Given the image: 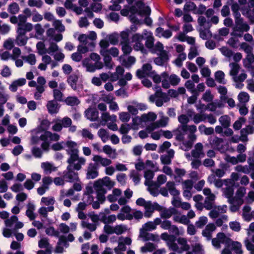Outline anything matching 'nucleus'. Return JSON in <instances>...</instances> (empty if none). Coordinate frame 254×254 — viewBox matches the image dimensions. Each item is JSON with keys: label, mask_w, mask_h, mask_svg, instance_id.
Returning a JSON list of instances; mask_svg holds the SVG:
<instances>
[{"label": "nucleus", "mask_w": 254, "mask_h": 254, "mask_svg": "<svg viewBox=\"0 0 254 254\" xmlns=\"http://www.w3.org/2000/svg\"><path fill=\"white\" fill-rule=\"evenodd\" d=\"M178 120L181 125L173 131L176 139L181 141L180 148L185 151L190 150L197 138V130L194 125H188L190 121L189 117L185 114L178 116Z\"/></svg>", "instance_id": "f257e3e1"}, {"label": "nucleus", "mask_w": 254, "mask_h": 254, "mask_svg": "<svg viewBox=\"0 0 254 254\" xmlns=\"http://www.w3.org/2000/svg\"><path fill=\"white\" fill-rule=\"evenodd\" d=\"M65 146L67 154L70 156L67 160L68 163H74V169L79 170L82 165L85 164L86 159L79 157V145L74 141L68 140L65 143Z\"/></svg>", "instance_id": "f03ea898"}, {"label": "nucleus", "mask_w": 254, "mask_h": 254, "mask_svg": "<svg viewBox=\"0 0 254 254\" xmlns=\"http://www.w3.org/2000/svg\"><path fill=\"white\" fill-rule=\"evenodd\" d=\"M53 126H52L53 130L59 132L62 130L63 127L67 128L69 127V131L74 132L76 130L75 126H71L72 121L68 117H64L63 119L60 118H57L53 121Z\"/></svg>", "instance_id": "7ed1b4c3"}, {"label": "nucleus", "mask_w": 254, "mask_h": 254, "mask_svg": "<svg viewBox=\"0 0 254 254\" xmlns=\"http://www.w3.org/2000/svg\"><path fill=\"white\" fill-rule=\"evenodd\" d=\"M177 243L174 242H170L168 244L169 249L173 251L176 252L178 254H182L183 252L188 251L190 249V246L188 243L187 240L183 237H179L177 239Z\"/></svg>", "instance_id": "20e7f679"}, {"label": "nucleus", "mask_w": 254, "mask_h": 254, "mask_svg": "<svg viewBox=\"0 0 254 254\" xmlns=\"http://www.w3.org/2000/svg\"><path fill=\"white\" fill-rule=\"evenodd\" d=\"M229 66L230 68L229 74L232 77L234 81H244L247 78V74L244 70H243L239 75H238L241 69V66L238 63H230Z\"/></svg>", "instance_id": "39448f33"}, {"label": "nucleus", "mask_w": 254, "mask_h": 254, "mask_svg": "<svg viewBox=\"0 0 254 254\" xmlns=\"http://www.w3.org/2000/svg\"><path fill=\"white\" fill-rule=\"evenodd\" d=\"M101 119L102 120V125L107 126L110 129L113 131H117L118 130V127L116 123L117 120V117L115 115H110L107 112H103L101 115Z\"/></svg>", "instance_id": "423d86ee"}, {"label": "nucleus", "mask_w": 254, "mask_h": 254, "mask_svg": "<svg viewBox=\"0 0 254 254\" xmlns=\"http://www.w3.org/2000/svg\"><path fill=\"white\" fill-rule=\"evenodd\" d=\"M69 165L67 167L66 171L64 172L63 178L64 180L68 182H74L78 181L79 177L77 172H75L73 170L74 163H68ZM75 170H76L75 169Z\"/></svg>", "instance_id": "0eeeda50"}, {"label": "nucleus", "mask_w": 254, "mask_h": 254, "mask_svg": "<svg viewBox=\"0 0 254 254\" xmlns=\"http://www.w3.org/2000/svg\"><path fill=\"white\" fill-rule=\"evenodd\" d=\"M219 21V19L217 16H213L209 20L207 19L203 16H200L197 19V22L199 25V28H210L212 24H217Z\"/></svg>", "instance_id": "6e6552de"}, {"label": "nucleus", "mask_w": 254, "mask_h": 254, "mask_svg": "<svg viewBox=\"0 0 254 254\" xmlns=\"http://www.w3.org/2000/svg\"><path fill=\"white\" fill-rule=\"evenodd\" d=\"M169 121V119L168 117L162 116L159 120L151 123L147 126L146 127V130L149 132H151L158 128L165 127L168 124Z\"/></svg>", "instance_id": "1a4fd4ad"}, {"label": "nucleus", "mask_w": 254, "mask_h": 254, "mask_svg": "<svg viewBox=\"0 0 254 254\" xmlns=\"http://www.w3.org/2000/svg\"><path fill=\"white\" fill-rule=\"evenodd\" d=\"M143 39V33L142 34L136 33L131 37L129 43L135 50L142 51L144 49L143 44L141 42Z\"/></svg>", "instance_id": "9d476101"}, {"label": "nucleus", "mask_w": 254, "mask_h": 254, "mask_svg": "<svg viewBox=\"0 0 254 254\" xmlns=\"http://www.w3.org/2000/svg\"><path fill=\"white\" fill-rule=\"evenodd\" d=\"M105 186L101 179L96 181L94 184V188L97 192V198L101 202H103L105 197L104 194L106 192Z\"/></svg>", "instance_id": "9b49d317"}, {"label": "nucleus", "mask_w": 254, "mask_h": 254, "mask_svg": "<svg viewBox=\"0 0 254 254\" xmlns=\"http://www.w3.org/2000/svg\"><path fill=\"white\" fill-rule=\"evenodd\" d=\"M104 230L105 233L108 234L121 235L127 231V228L126 226L123 225H118L115 226L105 225Z\"/></svg>", "instance_id": "f8f14e48"}, {"label": "nucleus", "mask_w": 254, "mask_h": 254, "mask_svg": "<svg viewBox=\"0 0 254 254\" xmlns=\"http://www.w3.org/2000/svg\"><path fill=\"white\" fill-rule=\"evenodd\" d=\"M83 65L86 67L87 71L90 72H93L97 69H100L103 67L102 63H95L89 59H85L83 60Z\"/></svg>", "instance_id": "ddd939ff"}, {"label": "nucleus", "mask_w": 254, "mask_h": 254, "mask_svg": "<svg viewBox=\"0 0 254 254\" xmlns=\"http://www.w3.org/2000/svg\"><path fill=\"white\" fill-rule=\"evenodd\" d=\"M4 222L6 227L11 229L13 231H15L17 229L21 228L23 226V223L18 221L17 217L15 215L6 219Z\"/></svg>", "instance_id": "4468645a"}, {"label": "nucleus", "mask_w": 254, "mask_h": 254, "mask_svg": "<svg viewBox=\"0 0 254 254\" xmlns=\"http://www.w3.org/2000/svg\"><path fill=\"white\" fill-rule=\"evenodd\" d=\"M235 25L233 29H235V31L247 32L249 30L250 26L247 23L244 22L243 19L241 17L240 13H236L235 15Z\"/></svg>", "instance_id": "2eb2a0df"}, {"label": "nucleus", "mask_w": 254, "mask_h": 254, "mask_svg": "<svg viewBox=\"0 0 254 254\" xmlns=\"http://www.w3.org/2000/svg\"><path fill=\"white\" fill-rule=\"evenodd\" d=\"M120 37L122 39L121 43L123 44L122 49L124 55L120 57V61L123 65L126 66L127 65V63L126 62L125 58L127 54V31H122L121 33Z\"/></svg>", "instance_id": "dca6fc26"}, {"label": "nucleus", "mask_w": 254, "mask_h": 254, "mask_svg": "<svg viewBox=\"0 0 254 254\" xmlns=\"http://www.w3.org/2000/svg\"><path fill=\"white\" fill-rule=\"evenodd\" d=\"M227 207L226 205H216L211 209L208 213V216L212 219L217 218L221 214L226 212Z\"/></svg>", "instance_id": "f3484780"}, {"label": "nucleus", "mask_w": 254, "mask_h": 254, "mask_svg": "<svg viewBox=\"0 0 254 254\" xmlns=\"http://www.w3.org/2000/svg\"><path fill=\"white\" fill-rule=\"evenodd\" d=\"M225 187L222 189V191L225 196L229 199L233 196L234 189L233 188V183L231 180H224Z\"/></svg>", "instance_id": "a211bd4d"}, {"label": "nucleus", "mask_w": 254, "mask_h": 254, "mask_svg": "<svg viewBox=\"0 0 254 254\" xmlns=\"http://www.w3.org/2000/svg\"><path fill=\"white\" fill-rule=\"evenodd\" d=\"M92 160L95 162V164L97 165L99 168L100 165L103 167H107L112 164V161L105 157H103L101 155H95L93 156Z\"/></svg>", "instance_id": "6ab92c4d"}, {"label": "nucleus", "mask_w": 254, "mask_h": 254, "mask_svg": "<svg viewBox=\"0 0 254 254\" xmlns=\"http://www.w3.org/2000/svg\"><path fill=\"white\" fill-rule=\"evenodd\" d=\"M155 71L152 70V67L149 64H145L143 65L142 68L137 71V75L140 77L150 76Z\"/></svg>", "instance_id": "aec40b11"}, {"label": "nucleus", "mask_w": 254, "mask_h": 254, "mask_svg": "<svg viewBox=\"0 0 254 254\" xmlns=\"http://www.w3.org/2000/svg\"><path fill=\"white\" fill-rule=\"evenodd\" d=\"M161 206L157 203H152L151 201H147V204L144 206L145 211L144 216L146 217H150L152 213L155 210H158L160 209Z\"/></svg>", "instance_id": "412c9836"}, {"label": "nucleus", "mask_w": 254, "mask_h": 254, "mask_svg": "<svg viewBox=\"0 0 254 254\" xmlns=\"http://www.w3.org/2000/svg\"><path fill=\"white\" fill-rule=\"evenodd\" d=\"M98 170L96 165L92 163H89L87 169L86 178L89 180L97 178L99 175Z\"/></svg>", "instance_id": "4be33fe9"}, {"label": "nucleus", "mask_w": 254, "mask_h": 254, "mask_svg": "<svg viewBox=\"0 0 254 254\" xmlns=\"http://www.w3.org/2000/svg\"><path fill=\"white\" fill-rule=\"evenodd\" d=\"M191 155L192 157L195 159L204 156L203 146L201 143H197L194 145V148L191 151Z\"/></svg>", "instance_id": "5701e85b"}, {"label": "nucleus", "mask_w": 254, "mask_h": 254, "mask_svg": "<svg viewBox=\"0 0 254 254\" xmlns=\"http://www.w3.org/2000/svg\"><path fill=\"white\" fill-rule=\"evenodd\" d=\"M173 216V220L175 222L180 223L184 225L189 224L190 223V220L187 218V216L185 215L182 214L176 209Z\"/></svg>", "instance_id": "b1692460"}, {"label": "nucleus", "mask_w": 254, "mask_h": 254, "mask_svg": "<svg viewBox=\"0 0 254 254\" xmlns=\"http://www.w3.org/2000/svg\"><path fill=\"white\" fill-rule=\"evenodd\" d=\"M40 139L42 141H58L60 139V135L56 133H52L50 131H45L40 136Z\"/></svg>", "instance_id": "393cba45"}, {"label": "nucleus", "mask_w": 254, "mask_h": 254, "mask_svg": "<svg viewBox=\"0 0 254 254\" xmlns=\"http://www.w3.org/2000/svg\"><path fill=\"white\" fill-rule=\"evenodd\" d=\"M254 131V127L251 126H247L246 127L241 130V141L243 142H247L248 140V135L252 134Z\"/></svg>", "instance_id": "a878e982"}, {"label": "nucleus", "mask_w": 254, "mask_h": 254, "mask_svg": "<svg viewBox=\"0 0 254 254\" xmlns=\"http://www.w3.org/2000/svg\"><path fill=\"white\" fill-rule=\"evenodd\" d=\"M161 223V219L159 218H156L154 221H149L144 224L140 231H150L154 230L156 228V226Z\"/></svg>", "instance_id": "bb28decb"}, {"label": "nucleus", "mask_w": 254, "mask_h": 254, "mask_svg": "<svg viewBox=\"0 0 254 254\" xmlns=\"http://www.w3.org/2000/svg\"><path fill=\"white\" fill-rule=\"evenodd\" d=\"M216 229V225L213 223L208 224L202 231L203 236L206 237L208 240H210L212 237V233Z\"/></svg>", "instance_id": "cd10ccee"}, {"label": "nucleus", "mask_w": 254, "mask_h": 254, "mask_svg": "<svg viewBox=\"0 0 254 254\" xmlns=\"http://www.w3.org/2000/svg\"><path fill=\"white\" fill-rule=\"evenodd\" d=\"M158 211L160 212V215L161 218L167 219L173 216L176 211V208L174 207L166 208L161 206L160 209L158 210Z\"/></svg>", "instance_id": "c85d7f7f"}, {"label": "nucleus", "mask_w": 254, "mask_h": 254, "mask_svg": "<svg viewBox=\"0 0 254 254\" xmlns=\"http://www.w3.org/2000/svg\"><path fill=\"white\" fill-rule=\"evenodd\" d=\"M85 116L88 120L94 121L98 118L99 113L96 109L90 108L85 111Z\"/></svg>", "instance_id": "c756f323"}, {"label": "nucleus", "mask_w": 254, "mask_h": 254, "mask_svg": "<svg viewBox=\"0 0 254 254\" xmlns=\"http://www.w3.org/2000/svg\"><path fill=\"white\" fill-rule=\"evenodd\" d=\"M143 35L144 37H145V39H146V47L148 49H153L154 47V38L153 37L152 33L147 30H144L143 32Z\"/></svg>", "instance_id": "7c9ffc66"}, {"label": "nucleus", "mask_w": 254, "mask_h": 254, "mask_svg": "<svg viewBox=\"0 0 254 254\" xmlns=\"http://www.w3.org/2000/svg\"><path fill=\"white\" fill-rule=\"evenodd\" d=\"M68 246L66 238L64 236L59 237V242L55 249L56 253H62L64 251V247L67 248Z\"/></svg>", "instance_id": "2f4dec72"}, {"label": "nucleus", "mask_w": 254, "mask_h": 254, "mask_svg": "<svg viewBox=\"0 0 254 254\" xmlns=\"http://www.w3.org/2000/svg\"><path fill=\"white\" fill-rule=\"evenodd\" d=\"M41 167L43 170L44 173L45 174H50L52 172H55L57 170V167L54 166V164L49 162L42 163Z\"/></svg>", "instance_id": "473e14b6"}, {"label": "nucleus", "mask_w": 254, "mask_h": 254, "mask_svg": "<svg viewBox=\"0 0 254 254\" xmlns=\"http://www.w3.org/2000/svg\"><path fill=\"white\" fill-rule=\"evenodd\" d=\"M95 47L93 42H90L88 44H80L77 47V51L81 54H85L89 51H92Z\"/></svg>", "instance_id": "72a5a7b5"}, {"label": "nucleus", "mask_w": 254, "mask_h": 254, "mask_svg": "<svg viewBox=\"0 0 254 254\" xmlns=\"http://www.w3.org/2000/svg\"><path fill=\"white\" fill-rule=\"evenodd\" d=\"M33 28V25L31 23L18 25L16 29L17 33L25 34L27 32L31 31Z\"/></svg>", "instance_id": "f704fd0d"}, {"label": "nucleus", "mask_w": 254, "mask_h": 254, "mask_svg": "<svg viewBox=\"0 0 254 254\" xmlns=\"http://www.w3.org/2000/svg\"><path fill=\"white\" fill-rule=\"evenodd\" d=\"M140 236L143 239L144 241L151 240L158 242L159 241L158 235L150 234L145 231H140Z\"/></svg>", "instance_id": "c9c22d12"}, {"label": "nucleus", "mask_w": 254, "mask_h": 254, "mask_svg": "<svg viewBox=\"0 0 254 254\" xmlns=\"http://www.w3.org/2000/svg\"><path fill=\"white\" fill-rule=\"evenodd\" d=\"M46 106L49 113L51 114H57L59 112V106L55 100L48 101Z\"/></svg>", "instance_id": "e433bc0d"}, {"label": "nucleus", "mask_w": 254, "mask_h": 254, "mask_svg": "<svg viewBox=\"0 0 254 254\" xmlns=\"http://www.w3.org/2000/svg\"><path fill=\"white\" fill-rule=\"evenodd\" d=\"M168 191L173 196H177L180 194V191L176 189L175 183L173 181H169L166 184Z\"/></svg>", "instance_id": "4c0bfd02"}, {"label": "nucleus", "mask_w": 254, "mask_h": 254, "mask_svg": "<svg viewBox=\"0 0 254 254\" xmlns=\"http://www.w3.org/2000/svg\"><path fill=\"white\" fill-rule=\"evenodd\" d=\"M26 80L24 78H19L12 82L9 86V89L12 92H15L18 87L22 86L26 83Z\"/></svg>", "instance_id": "58836bf2"}, {"label": "nucleus", "mask_w": 254, "mask_h": 254, "mask_svg": "<svg viewBox=\"0 0 254 254\" xmlns=\"http://www.w3.org/2000/svg\"><path fill=\"white\" fill-rule=\"evenodd\" d=\"M103 151L112 159H115L117 156V153L115 149H113L111 146L106 145L103 147Z\"/></svg>", "instance_id": "ea45409f"}, {"label": "nucleus", "mask_w": 254, "mask_h": 254, "mask_svg": "<svg viewBox=\"0 0 254 254\" xmlns=\"http://www.w3.org/2000/svg\"><path fill=\"white\" fill-rule=\"evenodd\" d=\"M141 117L143 122L145 123L155 122L154 121L157 119V115L155 113L151 112L147 114H144L141 115Z\"/></svg>", "instance_id": "a19ab883"}, {"label": "nucleus", "mask_w": 254, "mask_h": 254, "mask_svg": "<svg viewBox=\"0 0 254 254\" xmlns=\"http://www.w3.org/2000/svg\"><path fill=\"white\" fill-rule=\"evenodd\" d=\"M101 54L104 57V62L105 66L108 69H112L114 66V63L112 62V58L106 52L101 51Z\"/></svg>", "instance_id": "79ce46f5"}, {"label": "nucleus", "mask_w": 254, "mask_h": 254, "mask_svg": "<svg viewBox=\"0 0 254 254\" xmlns=\"http://www.w3.org/2000/svg\"><path fill=\"white\" fill-rule=\"evenodd\" d=\"M27 210L26 211V215L30 220H33L35 218V215L34 211L35 209L34 204L32 203H28L27 205Z\"/></svg>", "instance_id": "37998d69"}, {"label": "nucleus", "mask_w": 254, "mask_h": 254, "mask_svg": "<svg viewBox=\"0 0 254 254\" xmlns=\"http://www.w3.org/2000/svg\"><path fill=\"white\" fill-rule=\"evenodd\" d=\"M224 140L223 138L215 136L212 140L211 144L214 148L220 150L223 148L222 144Z\"/></svg>", "instance_id": "c03bdc74"}, {"label": "nucleus", "mask_w": 254, "mask_h": 254, "mask_svg": "<svg viewBox=\"0 0 254 254\" xmlns=\"http://www.w3.org/2000/svg\"><path fill=\"white\" fill-rule=\"evenodd\" d=\"M198 31L200 37L203 40H206L212 37V33L210 28H199Z\"/></svg>", "instance_id": "a18cd8bd"}, {"label": "nucleus", "mask_w": 254, "mask_h": 254, "mask_svg": "<svg viewBox=\"0 0 254 254\" xmlns=\"http://www.w3.org/2000/svg\"><path fill=\"white\" fill-rule=\"evenodd\" d=\"M54 210V206H49L47 207L42 206L38 209V213L44 218H47L48 217V212H52Z\"/></svg>", "instance_id": "49530a36"}, {"label": "nucleus", "mask_w": 254, "mask_h": 254, "mask_svg": "<svg viewBox=\"0 0 254 254\" xmlns=\"http://www.w3.org/2000/svg\"><path fill=\"white\" fill-rule=\"evenodd\" d=\"M27 40L28 38L25 34L17 33L15 39V43L19 46H23L26 45Z\"/></svg>", "instance_id": "de8ad7c7"}, {"label": "nucleus", "mask_w": 254, "mask_h": 254, "mask_svg": "<svg viewBox=\"0 0 254 254\" xmlns=\"http://www.w3.org/2000/svg\"><path fill=\"white\" fill-rule=\"evenodd\" d=\"M204 250L200 244H195L192 246V250L188 252L186 254H202Z\"/></svg>", "instance_id": "09e8293b"}, {"label": "nucleus", "mask_w": 254, "mask_h": 254, "mask_svg": "<svg viewBox=\"0 0 254 254\" xmlns=\"http://www.w3.org/2000/svg\"><path fill=\"white\" fill-rule=\"evenodd\" d=\"M230 246L231 247L232 249L234 250L237 254H242V245L240 243L236 241H232L231 240L230 243L229 244Z\"/></svg>", "instance_id": "8fccbe9b"}, {"label": "nucleus", "mask_w": 254, "mask_h": 254, "mask_svg": "<svg viewBox=\"0 0 254 254\" xmlns=\"http://www.w3.org/2000/svg\"><path fill=\"white\" fill-rule=\"evenodd\" d=\"M124 71L125 70L123 67L121 66H117L116 68V72L111 74V78L112 80L114 81H116L119 79L120 78L123 76Z\"/></svg>", "instance_id": "3c124183"}, {"label": "nucleus", "mask_w": 254, "mask_h": 254, "mask_svg": "<svg viewBox=\"0 0 254 254\" xmlns=\"http://www.w3.org/2000/svg\"><path fill=\"white\" fill-rule=\"evenodd\" d=\"M100 216L101 217V221L105 224L110 223L114 222L117 217L115 215H106L104 213H100Z\"/></svg>", "instance_id": "603ef678"}, {"label": "nucleus", "mask_w": 254, "mask_h": 254, "mask_svg": "<svg viewBox=\"0 0 254 254\" xmlns=\"http://www.w3.org/2000/svg\"><path fill=\"white\" fill-rule=\"evenodd\" d=\"M238 100L240 103L245 104L249 102L250 100V95L246 92H241L238 95Z\"/></svg>", "instance_id": "864d4df0"}, {"label": "nucleus", "mask_w": 254, "mask_h": 254, "mask_svg": "<svg viewBox=\"0 0 254 254\" xmlns=\"http://www.w3.org/2000/svg\"><path fill=\"white\" fill-rule=\"evenodd\" d=\"M225 76L224 72L221 70L217 71L214 73L215 79L220 84H224L226 83Z\"/></svg>", "instance_id": "5fc2aeb1"}, {"label": "nucleus", "mask_w": 254, "mask_h": 254, "mask_svg": "<svg viewBox=\"0 0 254 254\" xmlns=\"http://www.w3.org/2000/svg\"><path fill=\"white\" fill-rule=\"evenodd\" d=\"M78 76L76 74H72L67 78V82L73 90L76 89L77 82Z\"/></svg>", "instance_id": "6e6d98bb"}, {"label": "nucleus", "mask_w": 254, "mask_h": 254, "mask_svg": "<svg viewBox=\"0 0 254 254\" xmlns=\"http://www.w3.org/2000/svg\"><path fill=\"white\" fill-rule=\"evenodd\" d=\"M154 172L151 170H147L144 172V176L146 179L145 182V185H150L153 184V182L151 181L154 177Z\"/></svg>", "instance_id": "4d7b16f0"}, {"label": "nucleus", "mask_w": 254, "mask_h": 254, "mask_svg": "<svg viewBox=\"0 0 254 254\" xmlns=\"http://www.w3.org/2000/svg\"><path fill=\"white\" fill-rule=\"evenodd\" d=\"M22 60L30 65H34L36 63L35 55L33 54H29L27 56H22Z\"/></svg>", "instance_id": "13d9d810"}, {"label": "nucleus", "mask_w": 254, "mask_h": 254, "mask_svg": "<svg viewBox=\"0 0 254 254\" xmlns=\"http://www.w3.org/2000/svg\"><path fill=\"white\" fill-rule=\"evenodd\" d=\"M192 120L195 124H198L201 122H205V113L194 114Z\"/></svg>", "instance_id": "bf43d9fd"}, {"label": "nucleus", "mask_w": 254, "mask_h": 254, "mask_svg": "<svg viewBox=\"0 0 254 254\" xmlns=\"http://www.w3.org/2000/svg\"><path fill=\"white\" fill-rule=\"evenodd\" d=\"M251 207L249 205H245L243 208L242 215L244 219L247 221L251 220Z\"/></svg>", "instance_id": "052dcab7"}, {"label": "nucleus", "mask_w": 254, "mask_h": 254, "mask_svg": "<svg viewBox=\"0 0 254 254\" xmlns=\"http://www.w3.org/2000/svg\"><path fill=\"white\" fill-rule=\"evenodd\" d=\"M219 51L224 56L229 59H230L233 55V52L230 49L225 46L220 48Z\"/></svg>", "instance_id": "680f3d73"}, {"label": "nucleus", "mask_w": 254, "mask_h": 254, "mask_svg": "<svg viewBox=\"0 0 254 254\" xmlns=\"http://www.w3.org/2000/svg\"><path fill=\"white\" fill-rule=\"evenodd\" d=\"M55 202V198L53 196L42 197L41 199V203L48 206H53Z\"/></svg>", "instance_id": "e2e57ef3"}, {"label": "nucleus", "mask_w": 254, "mask_h": 254, "mask_svg": "<svg viewBox=\"0 0 254 254\" xmlns=\"http://www.w3.org/2000/svg\"><path fill=\"white\" fill-rule=\"evenodd\" d=\"M219 121L222 126L225 128L228 127L230 125V118L228 115L220 117Z\"/></svg>", "instance_id": "0e129e2a"}, {"label": "nucleus", "mask_w": 254, "mask_h": 254, "mask_svg": "<svg viewBox=\"0 0 254 254\" xmlns=\"http://www.w3.org/2000/svg\"><path fill=\"white\" fill-rule=\"evenodd\" d=\"M98 135L100 137L103 142H106L109 138L108 131L107 130L101 128L98 131Z\"/></svg>", "instance_id": "69168bd1"}, {"label": "nucleus", "mask_w": 254, "mask_h": 254, "mask_svg": "<svg viewBox=\"0 0 254 254\" xmlns=\"http://www.w3.org/2000/svg\"><path fill=\"white\" fill-rule=\"evenodd\" d=\"M208 218L207 217L202 216L199 217L197 221L195 222V225L197 228H203L207 223Z\"/></svg>", "instance_id": "338daca9"}, {"label": "nucleus", "mask_w": 254, "mask_h": 254, "mask_svg": "<svg viewBox=\"0 0 254 254\" xmlns=\"http://www.w3.org/2000/svg\"><path fill=\"white\" fill-rule=\"evenodd\" d=\"M65 102L68 105L73 106L77 105L80 103V101L75 96H69L65 100Z\"/></svg>", "instance_id": "774afa93"}]
</instances>
